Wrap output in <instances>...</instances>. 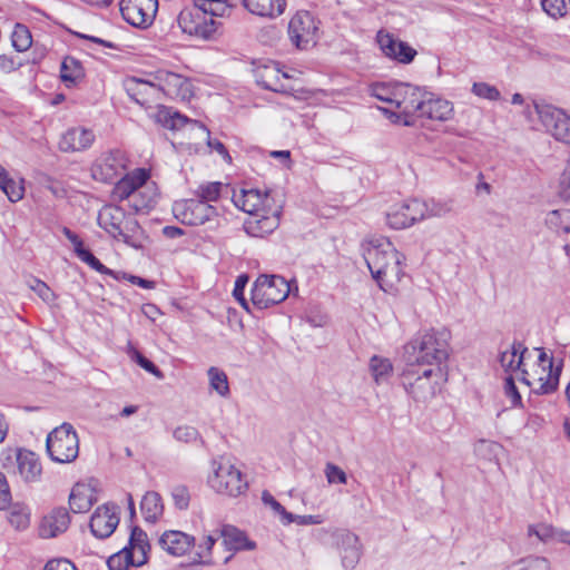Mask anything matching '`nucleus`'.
Returning a JSON list of instances; mask_svg holds the SVG:
<instances>
[{
	"instance_id": "obj_59",
	"label": "nucleus",
	"mask_w": 570,
	"mask_h": 570,
	"mask_svg": "<svg viewBox=\"0 0 570 570\" xmlns=\"http://www.w3.org/2000/svg\"><path fill=\"white\" fill-rule=\"evenodd\" d=\"M471 91L479 98L488 99L490 101H497L501 96L498 88L488 82H474Z\"/></svg>"
},
{
	"instance_id": "obj_52",
	"label": "nucleus",
	"mask_w": 570,
	"mask_h": 570,
	"mask_svg": "<svg viewBox=\"0 0 570 570\" xmlns=\"http://www.w3.org/2000/svg\"><path fill=\"white\" fill-rule=\"evenodd\" d=\"M557 528L548 523L531 524L528 527L529 537L535 535L543 543L554 542Z\"/></svg>"
},
{
	"instance_id": "obj_20",
	"label": "nucleus",
	"mask_w": 570,
	"mask_h": 570,
	"mask_svg": "<svg viewBox=\"0 0 570 570\" xmlns=\"http://www.w3.org/2000/svg\"><path fill=\"white\" fill-rule=\"evenodd\" d=\"M148 179L149 174L146 169H135L134 171L126 174L116 183L111 196L115 200L119 202L128 199L131 206L137 188L144 185Z\"/></svg>"
},
{
	"instance_id": "obj_14",
	"label": "nucleus",
	"mask_w": 570,
	"mask_h": 570,
	"mask_svg": "<svg viewBox=\"0 0 570 570\" xmlns=\"http://www.w3.org/2000/svg\"><path fill=\"white\" fill-rule=\"evenodd\" d=\"M173 213L178 220L190 226L203 225L217 216V209L213 205L197 198L175 202Z\"/></svg>"
},
{
	"instance_id": "obj_50",
	"label": "nucleus",
	"mask_w": 570,
	"mask_h": 570,
	"mask_svg": "<svg viewBox=\"0 0 570 570\" xmlns=\"http://www.w3.org/2000/svg\"><path fill=\"white\" fill-rule=\"evenodd\" d=\"M426 206V219L432 217H444L452 212L453 202L450 199L431 198L423 200Z\"/></svg>"
},
{
	"instance_id": "obj_33",
	"label": "nucleus",
	"mask_w": 570,
	"mask_h": 570,
	"mask_svg": "<svg viewBox=\"0 0 570 570\" xmlns=\"http://www.w3.org/2000/svg\"><path fill=\"white\" fill-rule=\"evenodd\" d=\"M96 501V497L90 487L86 484H76L69 497V505L72 512H87Z\"/></svg>"
},
{
	"instance_id": "obj_6",
	"label": "nucleus",
	"mask_w": 570,
	"mask_h": 570,
	"mask_svg": "<svg viewBox=\"0 0 570 570\" xmlns=\"http://www.w3.org/2000/svg\"><path fill=\"white\" fill-rule=\"evenodd\" d=\"M47 452L58 463L73 462L79 454V439L70 423H62L47 436Z\"/></svg>"
},
{
	"instance_id": "obj_16",
	"label": "nucleus",
	"mask_w": 570,
	"mask_h": 570,
	"mask_svg": "<svg viewBox=\"0 0 570 570\" xmlns=\"http://www.w3.org/2000/svg\"><path fill=\"white\" fill-rule=\"evenodd\" d=\"M334 540L341 556L342 566L346 570L354 569L362 556L358 537L351 531L338 530L334 533Z\"/></svg>"
},
{
	"instance_id": "obj_5",
	"label": "nucleus",
	"mask_w": 570,
	"mask_h": 570,
	"mask_svg": "<svg viewBox=\"0 0 570 570\" xmlns=\"http://www.w3.org/2000/svg\"><path fill=\"white\" fill-rule=\"evenodd\" d=\"M212 472L207 483L218 494L236 498L244 494L248 488L243 473L228 459L219 458L210 462Z\"/></svg>"
},
{
	"instance_id": "obj_30",
	"label": "nucleus",
	"mask_w": 570,
	"mask_h": 570,
	"mask_svg": "<svg viewBox=\"0 0 570 570\" xmlns=\"http://www.w3.org/2000/svg\"><path fill=\"white\" fill-rule=\"evenodd\" d=\"M195 538L185 532L170 530L163 533L159 539L160 547L173 556L185 554L194 544Z\"/></svg>"
},
{
	"instance_id": "obj_42",
	"label": "nucleus",
	"mask_w": 570,
	"mask_h": 570,
	"mask_svg": "<svg viewBox=\"0 0 570 570\" xmlns=\"http://www.w3.org/2000/svg\"><path fill=\"white\" fill-rule=\"evenodd\" d=\"M229 189L228 185H224L219 181H209L202 184L195 190V196L199 200H204L205 204L217 202L223 193H227Z\"/></svg>"
},
{
	"instance_id": "obj_28",
	"label": "nucleus",
	"mask_w": 570,
	"mask_h": 570,
	"mask_svg": "<svg viewBox=\"0 0 570 570\" xmlns=\"http://www.w3.org/2000/svg\"><path fill=\"white\" fill-rule=\"evenodd\" d=\"M531 358L532 353L521 342H513L509 348L500 353L499 362L505 372L520 371L523 374L525 362Z\"/></svg>"
},
{
	"instance_id": "obj_53",
	"label": "nucleus",
	"mask_w": 570,
	"mask_h": 570,
	"mask_svg": "<svg viewBox=\"0 0 570 570\" xmlns=\"http://www.w3.org/2000/svg\"><path fill=\"white\" fill-rule=\"evenodd\" d=\"M76 255L81 262L86 263L96 272L116 277L114 271L106 267L90 250L86 249L85 247L82 249H79Z\"/></svg>"
},
{
	"instance_id": "obj_10",
	"label": "nucleus",
	"mask_w": 570,
	"mask_h": 570,
	"mask_svg": "<svg viewBox=\"0 0 570 570\" xmlns=\"http://www.w3.org/2000/svg\"><path fill=\"white\" fill-rule=\"evenodd\" d=\"M177 23L181 31L197 39L209 40L218 28V22L212 19L206 9L196 1L193 7H187L177 17Z\"/></svg>"
},
{
	"instance_id": "obj_56",
	"label": "nucleus",
	"mask_w": 570,
	"mask_h": 570,
	"mask_svg": "<svg viewBox=\"0 0 570 570\" xmlns=\"http://www.w3.org/2000/svg\"><path fill=\"white\" fill-rule=\"evenodd\" d=\"M198 4L206 9L208 16L212 19L224 17L230 11V7L228 6L226 0H196Z\"/></svg>"
},
{
	"instance_id": "obj_4",
	"label": "nucleus",
	"mask_w": 570,
	"mask_h": 570,
	"mask_svg": "<svg viewBox=\"0 0 570 570\" xmlns=\"http://www.w3.org/2000/svg\"><path fill=\"white\" fill-rule=\"evenodd\" d=\"M444 375L440 367L420 370L406 365L402 373V384L409 395L417 402L432 399L440 390Z\"/></svg>"
},
{
	"instance_id": "obj_60",
	"label": "nucleus",
	"mask_w": 570,
	"mask_h": 570,
	"mask_svg": "<svg viewBox=\"0 0 570 570\" xmlns=\"http://www.w3.org/2000/svg\"><path fill=\"white\" fill-rule=\"evenodd\" d=\"M395 82L393 83H377L371 88V94L376 99L390 104L394 102Z\"/></svg>"
},
{
	"instance_id": "obj_62",
	"label": "nucleus",
	"mask_w": 570,
	"mask_h": 570,
	"mask_svg": "<svg viewBox=\"0 0 570 570\" xmlns=\"http://www.w3.org/2000/svg\"><path fill=\"white\" fill-rule=\"evenodd\" d=\"M173 436L178 442L190 443L200 440L204 443L198 430L189 425L177 426L173 432Z\"/></svg>"
},
{
	"instance_id": "obj_22",
	"label": "nucleus",
	"mask_w": 570,
	"mask_h": 570,
	"mask_svg": "<svg viewBox=\"0 0 570 570\" xmlns=\"http://www.w3.org/2000/svg\"><path fill=\"white\" fill-rule=\"evenodd\" d=\"M125 89L135 102L145 108H149L159 99V88L149 81L130 78L125 81Z\"/></svg>"
},
{
	"instance_id": "obj_39",
	"label": "nucleus",
	"mask_w": 570,
	"mask_h": 570,
	"mask_svg": "<svg viewBox=\"0 0 570 570\" xmlns=\"http://www.w3.org/2000/svg\"><path fill=\"white\" fill-rule=\"evenodd\" d=\"M207 377L210 391L220 397L227 399L230 395L229 382L227 374L219 367L210 366L207 370Z\"/></svg>"
},
{
	"instance_id": "obj_45",
	"label": "nucleus",
	"mask_w": 570,
	"mask_h": 570,
	"mask_svg": "<svg viewBox=\"0 0 570 570\" xmlns=\"http://www.w3.org/2000/svg\"><path fill=\"white\" fill-rule=\"evenodd\" d=\"M157 120L166 128L178 130L188 122V118L174 111L171 108L160 107L157 112Z\"/></svg>"
},
{
	"instance_id": "obj_24",
	"label": "nucleus",
	"mask_w": 570,
	"mask_h": 570,
	"mask_svg": "<svg viewBox=\"0 0 570 570\" xmlns=\"http://www.w3.org/2000/svg\"><path fill=\"white\" fill-rule=\"evenodd\" d=\"M117 229L110 234L115 239L122 240L136 249L144 247L147 236L135 217L127 214Z\"/></svg>"
},
{
	"instance_id": "obj_63",
	"label": "nucleus",
	"mask_w": 570,
	"mask_h": 570,
	"mask_svg": "<svg viewBox=\"0 0 570 570\" xmlns=\"http://www.w3.org/2000/svg\"><path fill=\"white\" fill-rule=\"evenodd\" d=\"M28 285L43 302L51 303L55 301V293L45 282L32 278L28 282Z\"/></svg>"
},
{
	"instance_id": "obj_8",
	"label": "nucleus",
	"mask_w": 570,
	"mask_h": 570,
	"mask_svg": "<svg viewBox=\"0 0 570 570\" xmlns=\"http://www.w3.org/2000/svg\"><path fill=\"white\" fill-rule=\"evenodd\" d=\"M424 96L425 92L416 86L405 82H395L393 107L399 110V114L387 108H382V110L389 115L390 118L395 117L394 122L412 126L413 121L411 118L419 112Z\"/></svg>"
},
{
	"instance_id": "obj_38",
	"label": "nucleus",
	"mask_w": 570,
	"mask_h": 570,
	"mask_svg": "<svg viewBox=\"0 0 570 570\" xmlns=\"http://www.w3.org/2000/svg\"><path fill=\"white\" fill-rule=\"evenodd\" d=\"M546 226L558 237L563 232H569L570 209H553L547 213L544 217Z\"/></svg>"
},
{
	"instance_id": "obj_35",
	"label": "nucleus",
	"mask_w": 570,
	"mask_h": 570,
	"mask_svg": "<svg viewBox=\"0 0 570 570\" xmlns=\"http://www.w3.org/2000/svg\"><path fill=\"white\" fill-rule=\"evenodd\" d=\"M158 198L157 187L154 183L146 180L137 188L131 207L136 212H145L153 208Z\"/></svg>"
},
{
	"instance_id": "obj_54",
	"label": "nucleus",
	"mask_w": 570,
	"mask_h": 570,
	"mask_svg": "<svg viewBox=\"0 0 570 570\" xmlns=\"http://www.w3.org/2000/svg\"><path fill=\"white\" fill-rule=\"evenodd\" d=\"M0 189L7 195L8 199L16 203L22 199L24 187L22 180H14L10 176L0 184Z\"/></svg>"
},
{
	"instance_id": "obj_55",
	"label": "nucleus",
	"mask_w": 570,
	"mask_h": 570,
	"mask_svg": "<svg viewBox=\"0 0 570 570\" xmlns=\"http://www.w3.org/2000/svg\"><path fill=\"white\" fill-rule=\"evenodd\" d=\"M127 354L134 362H136L148 373L155 375L158 379L164 377L161 371L150 360L145 357L139 351L134 348L131 345L128 346Z\"/></svg>"
},
{
	"instance_id": "obj_2",
	"label": "nucleus",
	"mask_w": 570,
	"mask_h": 570,
	"mask_svg": "<svg viewBox=\"0 0 570 570\" xmlns=\"http://www.w3.org/2000/svg\"><path fill=\"white\" fill-rule=\"evenodd\" d=\"M532 358L527 360L522 381L538 394L553 393L559 385L562 360L556 361L551 353L542 347H534Z\"/></svg>"
},
{
	"instance_id": "obj_17",
	"label": "nucleus",
	"mask_w": 570,
	"mask_h": 570,
	"mask_svg": "<svg viewBox=\"0 0 570 570\" xmlns=\"http://www.w3.org/2000/svg\"><path fill=\"white\" fill-rule=\"evenodd\" d=\"M118 508L112 503L98 507L90 519L91 533L99 539L110 537L119 523Z\"/></svg>"
},
{
	"instance_id": "obj_47",
	"label": "nucleus",
	"mask_w": 570,
	"mask_h": 570,
	"mask_svg": "<svg viewBox=\"0 0 570 570\" xmlns=\"http://www.w3.org/2000/svg\"><path fill=\"white\" fill-rule=\"evenodd\" d=\"M11 41L18 52L27 51L32 45L30 30L24 24L17 23L11 35Z\"/></svg>"
},
{
	"instance_id": "obj_27",
	"label": "nucleus",
	"mask_w": 570,
	"mask_h": 570,
	"mask_svg": "<svg viewBox=\"0 0 570 570\" xmlns=\"http://www.w3.org/2000/svg\"><path fill=\"white\" fill-rule=\"evenodd\" d=\"M156 87L159 95L163 92L168 97L186 98L189 92V82L180 75L170 71H159L156 76Z\"/></svg>"
},
{
	"instance_id": "obj_37",
	"label": "nucleus",
	"mask_w": 570,
	"mask_h": 570,
	"mask_svg": "<svg viewBox=\"0 0 570 570\" xmlns=\"http://www.w3.org/2000/svg\"><path fill=\"white\" fill-rule=\"evenodd\" d=\"M220 538L216 530L204 534L202 541L196 546L195 554L197 561L205 564L216 563L219 558H216L213 552V547L217 539Z\"/></svg>"
},
{
	"instance_id": "obj_21",
	"label": "nucleus",
	"mask_w": 570,
	"mask_h": 570,
	"mask_svg": "<svg viewBox=\"0 0 570 570\" xmlns=\"http://www.w3.org/2000/svg\"><path fill=\"white\" fill-rule=\"evenodd\" d=\"M70 524V515L65 508H55L43 515L38 528L39 535L51 539L63 533Z\"/></svg>"
},
{
	"instance_id": "obj_25",
	"label": "nucleus",
	"mask_w": 570,
	"mask_h": 570,
	"mask_svg": "<svg viewBox=\"0 0 570 570\" xmlns=\"http://www.w3.org/2000/svg\"><path fill=\"white\" fill-rule=\"evenodd\" d=\"M95 141L90 129L75 127L68 129L60 138L59 149L62 153H77L89 148Z\"/></svg>"
},
{
	"instance_id": "obj_9",
	"label": "nucleus",
	"mask_w": 570,
	"mask_h": 570,
	"mask_svg": "<svg viewBox=\"0 0 570 570\" xmlns=\"http://www.w3.org/2000/svg\"><path fill=\"white\" fill-rule=\"evenodd\" d=\"M291 293L289 283L278 275H261L252 287V303L259 309L282 303Z\"/></svg>"
},
{
	"instance_id": "obj_13",
	"label": "nucleus",
	"mask_w": 570,
	"mask_h": 570,
	"mask_svg": "<svg viewBox=\"0 0 570 570\" xmlns=\"http://www.w3.org/2000/svg\"><path fill=\"white\" fill-rule=\"evenodd\" d=\"M128 167V158L120 149L102 153L91 166V176L95 180L110 183L121 176Z\"/></svg>"
},
{
	"instance_id": "obj_43",
	"label": "nucleus",
	"mask_w": 570,
	"mask_h": 570,
	"mask_svg": "<svg viewBox=\"0 0 570 570\" xmlns=\"http://www.w3.org/2000/svg\"><path fill=\"white\" fill-rule=\"evenodd\" d=\"M147 534L139 528H134L129 538V550L135 552L136 564H144L147 561L146 548Z\"/></svg>"
},
{
	"instance_id": "obj_34",
	"label": "nucleus",
	"mask_w": 570,
	"mask_h": 570,
	"mask_svg": "<svg viewBox=\"0 0 570 570\" xmlns=\"http://www.w3.org/2000/svg\"><path fill=\"white\" fill-rule=\"evenodd\" d=\"M127 213L119 206L105 205L98 213V225L109 235L119 227Z\"/></svg>"
},
{
	"instance_id": "obj_41",
	"label": "nucleus",
	"mask_w": 570,
	"mask_h": 570,
	"mask_svg": "<svg viewBox=\"0 0 570 570\" xmlns=\"http://www.w3.org/2000/svg\"><path fill=\"white\" fill-rule=\"evenodd\" d=\"M258 76L259 82L264 88L273 91L283 90L281 79L287 77V75L282 72L276 65L264 66L263 69L258 71Z\"/></svg>"
},
{
	"instance_id": "obj_3",
	"label": "nucleus",
	"mask_w": 570,
	"mask_h": 570,
	"mask_svg": "<svg viewBox=\"0 0 570 570\" xmlns=\"http://www.w3.org/2000/svg\"><path fill=\"white\" fill-rule=\"evenodd\" d=\"M406 365H439L448 358V342L434 331L417 334L404 346Z\"/></svg>"
},
{
	"instance_id": "obj_26",
	"label": "nucleus",
	"mask_w": 570,
	"mask_h": 570,
	"mask_svg": "<svg viewBox=\"0 0 570 570\" xmlns=\"http://www.w3.org/2000/svg\"><path fill=\"white\" fill-rule=\"evenodd\" d=\"M417 115L432 120L445 121L453 115V105L449 100L425 92Z\"/></svg>"
},
{
	"instance_id": "obj_18",
	"label": "nucleus",
	"mask_w": 570,
	"mask_h": 570,
	"mask_svg": "<svg viewBox=\"0 0 570 570\" xmlns=\"http://www.w3.org/2000/svg\"><path fill=\"white\" fill-rule=\"evenodd\" d=\"M377 43L382 52L400 63H410L417 55L416 50L409 43L394 38L393 35L384 31H379L376 36Z\"/></svg>"
},
{
	"instance_id": "obj_44",
	"label": "nucleus",
	"mask_w": 570,
	"mask_h": 570,
	"mask_svg": "<svg viewBox=\"0 0 570 570\" xmlns=\"http://www.w3.org/2000/svg\"><path fill=\"white\" fill-rule=\"evenodd\" d=\"M370 370L376 384H381L391 376L393 365L389 358L374 355L370 361Z\"/></svg>"
},
{
	"instance_id": "obj_11",
	"label": "nucleus",
	"mask_w": 570,
	"mask_h": 570,
	"mask_svg": "<svg viewBox=\"0 0 570 570\" xmlns=\"http://www.w3.org/2000/svg\"><path fill=\"white\" fill-rule=\"evenodd\" d=\"M533 108L547 132L570 146V115L552 105L535 104Z\"/></svg>"
},
{
	"instance_id": "obj_7",
	"label": "nucleus",
	"mask_w": 570,
	"mask_h": 570,
	"mask_svg": "<svg viewBox=\"0 0 570 570\" xmlns=\"http://www.w3.org/2000/svg\"><path fill=\"white\" fill-rule=\"evenodd\" d=\"M2 466L8 473L19 475L24 482L40 480L42 466L38 455L26 449H6L0 456Z\"/></svg>"
},
{
	"instance_id": "obj_58",
	"label": "nucleus",
	"mask_w": 570,
	"mask_h": 570,
	"mask_svg": "<svg viewBox=\"0 0 570 570\" xmlns=\"http://www.w3.org/2000/svg\"><path fill=\"white\" fill-rule=\"evenodd\" d=\"M542 9L552 18L563 17L570 6V0H541Z\"/></svg>"
},
{
	"instance_id": "obj_48",
	"label": "nucleus",
	"mask_w": 570,
	"mask_h": 570,
	"mask_svg": "<svg viewBox=\"0 0 570 570\" xmlns=\"http://www.w3.org/2000/svg\"><path fill=\"white\" fill-rule=\"evenodd\" d=\"M386 223L391 228L403 229L412 226L411 218L406 215L404 205H396L386 213Z\"/></svg>"
},
{
	"instance_id": "obj_40",
	"label": "nucleus",
	"mask_w": 570,
	"mask_h": 570,
	"mask_svg": "<svg viewBox=\"0 0 570 570\" xmlns=\"http://www.w3.org/2000/svg\"><path fill=\"white\" fill-rule=\"evenodd\" d=\"M83 77L81 63L72 57H66L61 62L60 78L67 87L73 86Z\"/></svg>"
},
{
	"instance_id": "obj_64",
	"label": "nucleus",
	"mask_w": 570,
	"mask_h": 570,
	"mask_svg": "<svg viewBox=\"0 0 570 570\" xmlns=\"http://www.w3.org/2000/svg\"><path fill=\"white\" fill-rule=\"evenodd\" d=\"M558 193L564 202L570 199V163L568 160L559 179Z\"/></svg>"
},
{
	"instance_id": "obj_49",
	"label": "nucleus",
	"mask_w": 570,
	"mask_h": 570,
	"mask_svg": "<svg viewBox=\"0 0 570 570\" xmlns=\"http://www.w3.org/2000/svg\"><path fill=\"white\" fill-rule=\"evenodd\" d=\"M502 451V445L494 441L480 440L474 445L475 454L487 461L497 460Z\"/></svg>"
},
{
	"instance_id": "obj_32",
	"label": "nucleus",
	"mask_w": 570,
	"mask_h": 570,
	"mask_svg": "<svg viewBox=\"0 0 570 570\" xmlns=\"http://www.w3.org/2000/svg\"><path fill=\"white\" fill-rule=\"evenodd\" d=\"M244 7L253 14L275 18L285 10V0H243Z\"/></svg>"
},
{
	"instance_id": "obj_57",
	"label": "nucleus",
	"mask_w": 570,
	"mask_h": 570,
	"mask_svg": "<svg viewBox=\"0 0 570 570\" xmlns=\"http://www.w3.org/2000/svg\"><path fill=\"white\" fill-rule=\"evenodd\" d=\"M406 215L411 218L412 225L415 222L426 219V206L423 200L411 199L403 203Z\"/></svg>"
},
{
	"instance_id": "obj_12",
	"label": "nucleus",
	"mask_w": 570,
	"mask_h": 570,
	"mask_svg": "<svg viewBox=\"0 0 570 570\" xmlns=\"http://www.w3.org/2000/svg\"><path fill=\"white\" fill-rule=\"evenodd\" d=\"M318 21L308 11H297L288 22V37L298 49H307L316 43Z\"/></svg>"
},
{
	"instance_id": "obj_46",
	"label": "nucleus",
	"mask_w": 570,
	"mask_h": 570,
	"mask_svg": "<svg viewBox=\"0 0 570 570\" xmlns=\"http://www.w3.org/2000/svg\"><path fill=\"white\" fill-rule=\"evenodd\" d=\"M135 552L129 550L128 548H124L121 551L112 554L107 560V566L109 570H127L129 567H139L140 564H136Z\"/></svg>"
},
{
	"instance_id": "obj_1",
	"label": "nucleus",
	"mask_w": 570,
	"mask_h": 570,
	"mask_svg": "<svg viewBox=\"0 0 570 570\" xmlns=\"http://www.w3.org/2000/svg\"><path fill=\"white\" fill-rule=\"evenodd\" d=\"M363 256L381 289L392 292L404 275V256L386 239L368 242Z\"/></svg>"
},
{
	"instance_id": "obj_23",
	"label": "nucleus",
	"mask_w": 570,
	"mask_h": 570,
	"mask_svg": "<svg viewBox=\"0 0 570 570\" xmlns=\"http://www.w3.org/2000/svg\"><path fill=\"white\" fill-rule=\"evenodd\" d=\"M117 229L110 234L115 239L122 240L136 249L144 247L147 236L135 217L127 214Z\"/></svg>"
},
{
	"instance_id": "obj_29",
	"label": "nucleus",
	"mask_w": 570,
	"mask_h": 570,
	"mask_svg": "<svg viewBox=\"0 0 570 570\" xmlns=\"http://www.w3.org/2000/svg\"><path fill=\"white\" fill-rule=\"evenodd\" d=\"M216 532L223 539V544L228 551L253 550L256 547L255 542L234 525L223 524Z\"/></svg>"
},
{
	"instance_id": "obj_36",
	"label": "nucleus",
	"mask_w": 570,
	"mask_h": 570,
	"mask_svg": "<svg viewBox=\"0 0 570 570\" xmlns=\"http://www.w3.org/2000/svg\"><path fill=\"white\" fill-rule=\"evenodd\" d=\"M141 513L147 522H156L163 514L164 505L159 493L148 491L140 502Z\"/></svg>"
},
{
	"instance_id": "obj_51",
	"label": "nucleus",
	"mask_w": 570,
	"mask_h": 570,
	"mask_svg": "<svg viewBox=\"0 0 570 570\" xmlns=\"http://www.w3.org/2000/svg\"><path fill=\"white\" fill-rule=\"evenodd\" d=\"M8 520L17 530H26L30 524V511L26 507L13 505L9 512Z\"/></svg>"
},
{
	"instance_id": "obj_15",
	"label": "nucleus",
	"mask_w": 570,
	"mask_h": 570,
	"mask_svg": "<svg viewBox=\"0 0 570 570\" xmlns=\"http://www.w3.org/2000/svg\"><path fill=\"white\" fill-rule=\"evenodd\" d=\"M122 18L132 27L146 29L154 22L158 10V0H121Z\"/></svg>"
},
{
	"instance_id": "obj_61",
	"label": "nucleus",
	"mask_w": 570,
	"mask_h": 570,
	"mask_svg": "<svg viewBox=\"0 0 570 570\" xmlns=\"http://www.w3.org/2000/svg\"><path fill=\"white\" fill-rule=\"evenodd\" d=\"M324 519L320 514H306V515H299V514H293L291 512H287L285 518L283 519V524H291L296 523L298 525H312V524H321L323 523Z\"/></svg>"
},
{
	"instance_id": "obj_19",
	"label": "nucleus",
	"mask_w": 570,
	"mask_h": 570,
	"mask_svg": "<svg viewBox=\"0 0 570 570\" xmlns=\"http://www.w3.org/2000/svg\"><path fill=\"white\" fill-rule=\"evenodd\" d=\"M279 225V210L267 213L262 209L255 213L244 223L245 232L252 237H264L273 233Z\"/></svg>"
},
{
	"instance_id": "obj_31",
	"label": "nucleus",
	"mask_w": 570,
	"mask_h": 570,
	"mask_svg": "<svg viewBox=\"0 0 570 570\" xmlns=\"http://www.w3.org/2000/svg\"><path fill=\"white\" fill-rule=\"evenodd\" d=\"M233 202L236 207L252 216L267 206L269 196L268 194L263 195L256 189H243L239 194L233 195Z\"/></svg>"
}]
</instances>
